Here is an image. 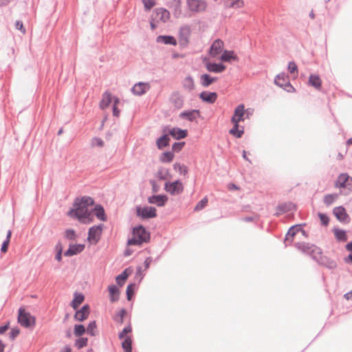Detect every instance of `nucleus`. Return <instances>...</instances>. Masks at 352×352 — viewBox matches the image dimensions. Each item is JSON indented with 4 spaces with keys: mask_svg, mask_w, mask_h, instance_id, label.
I'll return each instance as SVG.
<instances>
[{
    "mask_svg": "<svg viewBox=\"0 0 352 352\" xmlns=\"http://www.w3.org/2000/svg\"><path fill=\"white\" fill-rule=\"evenodd\" d=\"M295 248L303 253L307 254L317 263L322 255L320 248L308 243L298 242L294 245Z\"/></svg>",
    "mask_w": 352,
    "mask_h": 352,
    "instance_id": "obj_1",
    "label": "nucleus"
},
{
    "mask_svg": "<svg viewBox=\"0 0 352 352\" xmlns=\"http://www.w3.org/2000/svg\"><path fill=\"white\" fill-rule=\"evenodd\" d=\"M133 235V238L128 240L127 244L129 245H140L150 239L149 232L142 226L134 228Z\"/></svg>",
    "mask_w": 352,
    "mask_h": 352,
    "instance_id": "obj_2",
    "label": "nucleus"
},
{
    "mask_svg": "<svg viewBox=\"0 0 352 352\" xmlns=\"http://www.w3.org/2000/svg\"><path fill=\"white\" fill-rule=\"evenodd\" d=\"M68 215L80 220H85L89 219L91 212L87 207L80 204L79 198H76L74 203V208L68 212Z\"/></svg>",
    "mask_w": 352,
    "mask_h": 352,
    "instance_id": "obj_3",
    "label": "nucleus"
},
{
    "mask_svg": "<svg viewBox=\"0 0 352 352\" xmlns=\"http://www.w3.org/2000/svg\"><path fill=\"white\" fill-rule=\"evenodd\" d=\"M18 322L25 328H33L35 325V318L29 312H26L23 307H20L19 309Z\"/></svg>",
    "mask_w": 352,
    "mask_h": 352,
    "instance_id": "obj_4",
    "label": "nucleus"
},
{
    "mask_svg": "<svg viewBox=\"0 0 352 352\" xmlns=\"http://www.w3.org/2000/svg\"><path fill=\"white\" fill-rule=\"evenodd\" d=\"M274 83L289 93L295 91L294 87L291 85L285 73L278 74L274 78Z\"/></svg>",
    "mask_w": 352,
    "mask_h": 352,
    "instance_id": "obj_5",
    "label": "nucleus"
},
{
    "mask_svg": "<svg viewBox=\"0 0 352 352\" xmlns=\"http://www.w3.org/2000/svg\"><path fill=\"white\" fill-rule=\"evenodd\" d=\"M136 214L142 219H148L155 218L157 216L156 209L153 206H137Z\"/></svg>",
    "mask_w": 352,
    "mask_h": 352,
    "instance_id": "obj_6",
    "label": "nucleus"
},
{
    "mask_svg": "<svg viewBox=\"0 0 352 352\" xmlns=\"http://www.w3.org/2000/svg\"><path fill=\"white\" fill-rule=\"evenodd\" d=\"M164 189L172 195H179L184 190L182 183L179 180L173 182H166Z\"/></svg>",
    "mask_w": 352,
    "mask_h": 352,
    "instance_id": "obj_7",
    "label": "nucleus"
},
{
    "mask_svg": "<svg viewBox=\"0 0 352 352\" xmlns=\"http://www.w3.org/2000/svg\"><path fill=\"white\" fill-rule=\"evenodd\" d=\"M191 34L190 27L188 25L182 26L179 31V43L181 46H186Z\"/></svg>",
    "mask_w": 352,
    "mask_h": 352,
    "instance_id": "obj_8",
    "label": "nucleus"
},
{
    "mask_svg": "<svg viewBox=\"0 0 352 352\" xmlns=\"http://www.w3.org/2000/svg\"><path fill=\"white\" fill-rule=\"evenodd\" d=\"M163 132L171 135L176 140L184 139L188 135V132L186 130H183L177 127H173L170 129L168 126H166L163 129Z\"/></svg>",
    "mask_w": 352,
    "mask_h": 352,
    "instance_id": "obj_9",
    "label": "nucleus"
},
{
    "mask_svg": "<svg viewBox=\"0 0 352 352\" xmlns=\"http://www.w3.org/2000/svg\"><path fill=\"white\" fill-rule=\"evenodd\" d=\"M102 224L94 226L89 229L87 240L90 242L97 243L102 234Z\"/></svg>",
    "mask_w": 352,
    "mask_h": 352,
    "instance_id": "obj_10",
    "label": "nucleus"
},
{
    "mask_svg": "<svg viewBox=\"0 0 352 352\" xmlns=\"http://www.w3.org/2000/svg\"><path fill=\"white\" fill-rule=\"evenodd\" d=\"M188 9L194 12H201L206 10V3L203 0H186Z\"/></svg>",
    "mask_w": 352,
    "mask_h": 352,
    "instance_id": "obj_11",
    "label": "nucleus"
},
{
    "mask_svg": "<svg viewBox=\"0 0 352 352\" xmlns=\"http://www.w3.org/2000/svg\"><path fill=\"white\" fill-rule=\"evenodd\" d=\"M333 213L337 219L341 223H348L350 221V217L343 206H338L334 208L333 210Z\"/></svg>",
    "mask_w": 352,
    "mask_h": 352,
    "instance_id": "obj_12",
    "label": "nucleus"
},
{
    "mask_svg": "<svg viewBox=\"0 0 352 352\" xmlns=\"http://www.w3.org/2000/svg\"><path fill=\"white\" fill-rule=\"evenodd\" d=\"M199 116L200 111L198 109L184 111L179 113V118L181 119H186L190 122L196 121Z\"/></svg>",
    "mask_w": 352,
    "mask_h": 352,
    "instance_id": "obj_13",
    "label": "nucleus"
},
{
    "mask_svg": "<svg viewBox=\"0 0 352 352\" xmlns=\"http://www.w3.org/2000/svg\"><path fill=\"white\" fill-rule=\"evenodd\" d=\"M168 201L165 195H152L148 197V202L151 204H155L158 207L164 206Z\"/></svg>",
    "mask_w": 352,
    "mask_h": 352,
    "instance_id": "obj_14",
    "label": "nucleus"
},
{
    "mask_svg": "<svg viewBox=\"0 0 352 352\" xmlns=\"http://www.w3.org/2000/svg\"><path fill=\"white\" fill-rule=\"evenodd\" d=\"M245 107L243 104H239L238 105L234 111V115L232 116L231 118V122L233 124H238L244 120L243 116H244V110Z\"/></svg>",
    "mask_w": 352,
    "mask_h": 352,
    "instance_id": "obj_15",
    "label": "nucleus"
},
{
    "mask_svg": "<svg viewBox=\"0 0 352 352\" xmlns=\"http://www.w3.org/2000/svg\"><path fill=\"white\" fill-rule=\"evenodd\" d=\"M89 306L88 305H84L80 309L76 312L74 319L80 322L84 321L88 318L89 315Z\"/></svg>",
    "mask_w": 352,
    "mask_h": 352,
    "instance_id": "obj_16",
    "label": "nucleus"
},
{
    "mask_svg": "<svg viewBox=\"0 0 352 352\" xmlns=\"http://www.w3.org/2000/svg\"><path fill=\"white\" fill-rule=\"evenodd\" d=\"M150 88V85L146 82H138L132 87V92L137 96L144 94Z\"/></svg>",
    "mask_w": 352,
    "mask_h": 352,
    "instance_id": "obj_17",
    "label": "nucleus"
},
{
    "mask_svg": "<svg viewBox=\"0 0 352 352\" xmlns=\"http://www.w3.org/2000/svg\"><path fill=\"white\" fill-rule=\"evenodd\" d=\"M223 47V42L220 39L215 40L210 49V54L212 56L215 57L219 54Z\"/></svg>",
    "mask_w": 352,
    "mask_h": 352,
    "instance_id": "obj_18",
    "label": "nucleus"
},
{
    "mask_svg": "<svg viewBox=\"0 0 352 352\" xmlns=\"http://www.w3.org/2000/svg\"><path fill=\"white\" fill-rule=\"evenodd\" d=\"M84 248L85 245L82 244L69 245V248L65 252L64 255L66 256L76 255L82 252Z\"/></svg>",
    "mask_w": 352,
    "mask_h": 352,
    "instance_id": "obj_19",
    "label": "nucleus"
},
{
    "mask_svg": "<svg viewBox=\"0 0 352 352\" xmlns=\"http://www.w3.org/2000/svg\"><path fill=\"white\" fill-rule=\"evenodd\" d=\"M301 230L300 225H294L290 227L288 230L285 239V244L287 246V242H292L293 241V237Z\"/></svg>",
    "mask_w": 352,
    "mask_h": 352,
    "instance_id": "obj_20",
    "label": "nucleus"
},
{
    "mask_svg": "<svg viewBox=\"0 0 352 352\" xmlns=\"http://www.w3.org/2000/svg\"><path fill=\"white\" fill-rule=\"evenodd\" d=\"M318 263L319 265L326 267L329 270H333L337 267L336 262L326 256L322 255V256L318 261Z\"/></svg>",
    "mask_w": 352,
    "mask_h": 352,
    "instance_id": "obj_21",
    "label": "nucleus"
},
{
    "mask_svg": "<svg viewBox=\"0 0 352 352\" xmlns=\"http://www.w3.org/2000/svg\"><path fill=\"white\" fill-rule=\"evenodd\" d=\"M207 70L210 72L221 73L226 69V66L222 63H208L206 65Z\"/></svg>",
    "mask_w": 352,
    "mask_h": 352,
    "instance_id": "obj_22",
    "label": "nucleus"
},
{
    "mask_svg": "<svg viewBox=\"0 0 352 352\" xmlns=\"http://www.w3.org/2000/svg\"><path fill=\"white\" fill-rule=\"evenodd\" d=\"M199 97L203 101L212 104L217 98V94L216 92L203 91L200 94Z\"/></svg>",
    "mask_w": 352,
    "mask_h": 352,
    "instance_id": "obj_23",
    "label": "nucleus"
},
{
    "mask_svg": "<svg viewBox=\"0 0 352 352\" xmlns=\"http://www.w3.org/2000/svg\"><path fill=\"white\" fill-rule=\"evenodd\" d=\"M157 43H162L166 45H177V40L176 38L170 35H160L158 36L156 38Z\"/></svg>",
    "mask_w": 352,
    "mask_h": 352,
    "instance_id": "obj_24",
    "label": "nucleus"
},
{
    "mask_svg": "<svg viewBox=\"0 0 352 352\" xmlns=\"http://www.w3.org/2000/svg\"><path fill=\"white\" fill-rule=\"evenodd\" d=\"M170 102L177 109H181L184 104L183 97L179 93H174L170 96Z\"/></svg>",
    "mask_w": 352,
    "mask_h": 352,
    "instance_id": "obj_25",
    "label": "nucleus"
},
{
    "mask_svg": "<svg viewBox=\"0 0 352 352\" xmlns=\"http://www.w3.org/2000/svg\"><path fill=\"white\" fill-rule=\"evenodd\" d=\"M217 80V77H212L208 74H204L200 76V83L204 87H208Z\"/></svg>",
    "mask_w": 352,
    "mask_h": 352,
    "instance_id": "obj_26",
    "label": "nucleus"
},
{
    "mask_svg": "<svg viewBox=\"0 0 352 352\" xmlns=\"http://www.w3.org/2000/svg\"><path fill=\"white\" fill-rule=\"evenodd\" d=\"M156 18L162 22H166L170 18L169 12L164 8H158L155 10Z\"/></svg>",
    "mask_w": 352,
    "mask_h": 352,
    "instance_id": "obj_27",
    "label": "nucleus"
},
{
    "mask_svg": "<svg viewBox=\"0 0 352 352\" xmlns=\"http://www.w3.org/2000/svg\"><path fill=\"white\" fill-rule=\"evenodd\" d=\"M309 85L319 90L321 88L322 81L318 75L311 74L309 78Z\"/></svg>",
    "mask_w": 352,
    "mask_h": 352,
    "instance_id": "obj_28",
    "label": "nucleus"
},
{
    "mask_svg": "<svg viewBox=\"0 0 352 352\" xmlns=\"http://www.w3.org/2000/svg\"><path fill=\"white\" fill-rule=\"evenodd\" d=\"M164 133V134L157 140V146L159 149H162L169 145L170 139L166 133Z\"/></svg>",
    "mask_w": 352,
    "mask_h": 352,
    "instance_id": "obj_29",
    "label": "nucleus"
},
{
    "mask_svg": "<svg viewBox=\"0 0 352 352\" xmlns=\"http://www.w3.org/2000/svg\"><path fill=\"white\" fill-rule=\"evenodd\" d=\"M109 294H110V300L112 302H114L119 299V289L115 285H109L108 287Z\"/></svg>",
    "mask_w": 352,
    "mask_h": 352,
    "instance_id": "obj_30",
    "label": "nucleus"
},
{
    "mask_svg": "<svg viewBox=\"0 0 352 352\" xmlns=\"http://www.w3.org/2000/svg\"><path fill=\"white\" fill-rule=\"evenodd\" d=\"M94 214L98 219L103 221H105L107 220L104 210L101 205H96L94 209Z\"/></svg>",
    "mask_w": 352,
    "mask_h": 352,
    "instance_id": "obj_31",
    "label": "nucleus"
},
{
    "mask_svg": "<svg viewBox=\"0 0 352 352\" xmlns=\"http://www.w3.org/2000/svg\"><path fill=\"white\" fill-rule=\"evenodd\" d=\"M182 85L184 88L189 91H191L195 89V82L192 77L190 76H186L184 78Z\"/></svg>",
    "mask_w": 352,
    "mask_h": 352,
    "instance_id": "obj_32",
    "label": "nucleus"
},
{
    "mask_svg": "<svg viewBox=\"0 0 352 352\" xmlns=\"http://www.w3.org/2000/svg\"><path fill=\"white\" fill-rule=\"evenodd\" d=\"M85 296L82 294L75 293L74 298L71 302V306L74 309H76L78 306L84 301Z\"/></svg>",
    "mask_w": 352,
    "mask_h": 352,
    "instance_id": "obj_33",
    "label": "nucleus"
},
{
    "mask_svg": "<svg viewBox=\"0 0 352 352\" xmlns=\"http://www.w3.org/2000/svg\"><path fill=\"white\" fill-rule=\"evenodd\" d=\"M233 127L229 131V133L237 138H241L244 133V128L241 126V129H239V124H233Z\"/></svg>",
    "mask_w": 352,
    "mask_h": 352,
    "instance_id": "obj_34",
    "label": "nucleus"
},
{
    "mask_svg": "<svg viewBox=\"0 0 352 352\" xmlns=\"http://www.w3.org/2000/svg\"><path fill=\"white\" fill-rule=\"evenodd\" d=\"M333 232L334 233L336 239L338 241H346L347 240L346 233L344 230L338 228H333Z\"/></svg>",
    "mask_w": 352,
    "mask_h": 352,
    "instance_id": "obj_35",
    "label": "nucleus"
},
{
    "mask_svg": "<svg viewBox=\"0 0 352 352\" xmlns=\"http://www.w3.org/2000/svg\"><path fill=\"white\" fill-rule=\"evenodd\" d=\"M277 209L283 213L295 210V205L293 203H284L279 204Z\"/></svg>",
    "mask_w": 352,
    "mask_h": 352,
    "instance_id": "obj_36",
    "label": "nucleus"
},
{
    "mask_svg": "<svg viewBox=\"0 0 352 352\" xmlns=\"http://www.w3.org/2000/svg\"><path fill=\"white\" fill-rule=\"evenodd\" d=\"M224 5L227 8H241L243 6V0H224Z\"/></svg>",
    "mask_w": 352,
    "mask_h": 352,
    "instance_id": "obj_37",
    "label": "nucleus"
},
{
    "mask_svg": "<svg viewBox=\"0 0 352 352\" xmlns=\"http://www.w3.org/2000/svg\"><path fill=\"white\" fill-rule=\"evenodd\" d=\"M236 56L233 51L225 50L221 55V60L224 62H230L232 60H236Z\"/></svg>",
    "mask_w": 352,
    "mask_h": 352,
    "instance_id": "obj_38",
    "label": "nucleus"
},
{
    "mask_svg": "<svg viewBox=\"0 0 352 352\" xmlns=\"http://www.w3.org/2000/svg\"><path fill=\"white\" fill-rule=\"evenodd\" d=\"M111 102V96L110 94L105 92L102 95V98L100 101V107L102 109L107 108Z\"/></svg>",
    "mask_w": 352,
    "mask_h": 352,
    "instance_id": "obj_39",
    "label": "nucleus"
},
{
    "mask_svg": "<svg viewBox=\"0 0 352 352\" xmlns=\"http://www.w3.org/2000/svg\"><path fill=\"white\" fill-rule=\"evenodd\" d=\"M128 269H125L120 274L116 276V280L117 284L119 286H122L124 284L125 280L129 277V274L127 273Z\"/></svg>",
    "mask_w": 352,
    "mask_h": 352,
    "instance_id": "obj_40",
    "label": "nucleus"
},
{
    "mask_svg": "<svg viewBox=\"0 0 352 352\" xmlns=\"http://www.w3.org/2000/svg\"><path fill=\"white\" fill-rule=\"evenodd\" d=\"M173 153L170 151L164 152L160 156V161L164 163H169L173 160Z\"/></svg>",
    "mask_w": 352,
    "mask_h": 352,
    "instance_id": "obj_41",
    "label": "nucleus"
},
{
    "mask_svg": "<svg viewBox=\"0 0 352 352\" xmlns=\"http://www.w3.org/2000/svg\"><path fill=\"white\" fill-rule=\"evenodd\" d=\"M122 346L125 352L132 351V340L130 337H126L122 343Z\"/></svg>",
    "mask_w": 352,
    "mask_h": 352,
    "instance_id": "obj_42",
    "label": "nucleus"
},
{
    "mask_svg": "<svg viewBox=\"0 0 352 352\" xmlns=\"http://www.w3.org/2000/svg\"><path fill=\"white\" fill-rule=\"evenodd\" d=\"M126 314L125 309H122L120 311L113 316V320L119 324H122L124 322V316Z\"/></svg>",
    "mask_w": 352,
    "mask_h": 352,
    "instance_id": "obj_43",
    "label": "nucleus"
},
{
    "mask_svg": "<svg viewBox=\"0 0 352 352\" xmlns=\"http://www.w3.org/2000/svg\"><path fill=\"white\" fill-rule=\"evenodd\" d=\"M169 174L168 169L161 167L157 170V177L160 180H164Z\"/></svg>",
    "mask_w": 352,
    "mask_h": 352,
    "instance_id": "obj_44",
    "label": "nucleus"
},
{
    "mask_svg": "<svg viewBox=\"0 0 352 352\" xmlns=\"http://www.w3.org/2000/svg\"><path fill=\"white\" fill-rule=\"evenodd\" d=\"M173 168L178 171L180 174L184 175L188 173V168L184 164H180L179 163H175L173 164Z\"/></svg>",
    "mask_w": 352,
    "mask_h": 352,
    "instance_id": "obj_45",
    "label": "nucleus"
},
{
    "mask_svg": "<svg viewBox=\"0 0 352 352\" xmlns=\"http://www.w3.org/2000/svg\"><path fill=\"white\" fill-rule=\"evenodd\" d=\"M337 198H338L337 194H328V195H325L324 197V203L327 206H330L335 201V200Z\"/></svg>",
    "mask_w": 352,
    "mask_h": 352,
    "instance_id": "obj_46",
    "label": "nucleus"
},
{
    "mask_svg": "<svg viewBox=\"0 0 352 352\" xmlns=\"http://www.w3.org/2000/svg\"><path fill=\"white\" fill-rule=\"evenodd\" d=\"M79 201H80L81 205H84L87 208L89 206H92L94 203V199L91 197H88V196H84V197H81L80 199H79Z\"/></svg>",
    "mask_w": 352,
    "mask_h": 352,
    "instance_id": "obj_47",
    "label": "nucleus"
},
{
    "mask_svg": "<svg viewBox=\"0 0 352 352\" xmlns=\"http://www.w3.org/2000/svg\"><path fill=\"white\" fill-rule=\"evenodd\" d=\"M86 331L85 327L82 324H75L74 325V335L77 337H80L83 335Z\"/></svg>",
    "mask_w": 352,
    "mask_h": 352,
    "instance_id": "obj_48",
    "label": "nucleus"
},
{
    "mask_svg": "<svg viewBox=\"0 0 352 352\" xmlns=\"http://www.w3.org/2000/svg\"><path fill=\"white\" fill-rule=\"evenodd\" d=\"M349 177L346 174H341L338 177V184H337L340 188H345L346 187V183L348 181Z\"/></svg>",
    "mask_w": 352,
    "mask_h": 352,
    "instance_id": "obj_49",
    "label": "nucleus"
},
{
    "mask_svg": "<svg viewBox=\"0 0 352 352\" xmlns=\"http://www.w3.org/2000/svg\"><path fill=\"white\" fill-rule=\"evenodd\" d=\"M96 321H91L89 323L87 327V333L89 334L91 336H96Z\"/></svg>",
    "mask_w": 352,
    "mask_h": 352,
    "instance_id": "obj_50",
    "label": "nucleus"
},
{
    "mask_svg": "<svg viewBox=\"0 0 352 352\" xmlns=\"http://www.w3.org/2000/svg\"><path fill=\"white\" fill-rule=\"evenodd\" d=\"M88 339L87 338H80L75 341V346L80 349L87 345Z\"/></svg>",
    "mask_w": 352,
    "mask_h": 352,
    "instance_id": "obj_51",
    "label": "nucleus"
},
{
    "mask_svg": "<svg viewBox=\"0 0 352 352\" xmlns=\"http://www.w3.org/2000/svg\"><path fill=\"white\" fill-rule=\"evenodd\" d=\"M135 286H136L135 283H130L127 286L126 293V298H127L128 300H131V298L134 293V289L135 288Z\"/></svg>",
    "mask_w": 352,
    "mask_h": 352,
    "instance_id": "obj_52",
    "label": "nucleus"
},
{
    "mask_svg": "<svg viewBox=\"0 0 352 352\" xmlns=\"http://www.w3.org/2000/svg\"><path fill=\"white\" fill-rule=\"evenodd\" d=\"M207 203H208V199L206 197H204V199L200 200L197 204V205L195 208V210L199 211V210H202L203 208H204L206 207V206L207 205Z\"/></svg>",
    "mask_w": 352,
    "mask_h": 352,
    "instance_id": "obj_53",
    "label": "nucleus"
},
{
    "mask_svg": "<svg viewBox=\"0 0 352 352\" xmlns=\"http://www.w3.org/2000/svg\"><path fill=\"white\" fill-rule=\"evenodd\" d=\"M91 146L102 147L104 146V141L100 138L95 137L91 140Z\"/></svg>",
    "mask_w": 352,
    "mask_h": 352,
    "instance_id": "obj_54",
    "label": "nucleus"
},
{
    "mask_svg": "<svg viewBox=\"0 0 352 352\" xmlns=\"http://www.w3.org/2000/svg\"><path fill=\"white\" fill-rule=\"evenodd\" d=\"M132 328L131 327V324H129L128 326L125 327L123 330L119 333L118 337L120 339H123L126 335L130 332H131Z\"/></svg>",
    "mask_w": 352,
    "mask_h": 352,
    "instance_id": "obj_55",
    "label": "nucleus"
},
{
    "mask_svg": "<svg viewBox=\"0 0 352 352\" xmlns=\"http://www.w3.org/2000/svg\"><path fill=\"white\" fill-rule=\"evenodd\" d=\"M65 236L69 240H74L76 237V232L72 229H67L65 232Z\"/></svg>",
    "mask_w": 352,
    "mask_h": 352,
    "instance_id": "obj_56",
    "label": "nucleus"
},
{
    "mask_svg": "<svg viewBox=\"0 0 352 352\" xmlns=\"http://www.w3.org/2000/svg\"><path fill=\"white\" fill-rule=\"evenodd\" d=\"M185 142H175L172 146V149L175 152H179L180 151L183 146H184Z\"/></svg>",
    "mask_w": 352,
    "mask_h": 352,
    "instance_id": "obj_57",
    "label": "nucleus"
},
{
    "mask_svg": "<svg viewBox=\"0 0 352 352\" xmlns=\"http://www.w3.org/2000/svg\"><path fill=\"white\" fill-rule=\"evenodd\" d=\"M146 10L151 9L155 4V0H142Z\"/></svg>",
    "mask_w": 352,
    "mask_h": 352,
    "instance_id": "obj_58",
    "label": "nucleus"
},
{
    "mask_svg": "<svg viewBox=\"0 0 352 352\" xmlns=\"http://www.w3.org/2000/svg\"><path fill=\"white\" fill-rule=\"evenodd\" d=\"M287 69H288L289 72L291 73V74H293L295 72H297L298 71V67H297L296 64L295 63V62L290 61L288 63Z\"/></svg>",
    "mask_w": 352,
    "mask_h": 352,
    "instance_id": "obj_59",
    "label": "nucleus"
},
{
    "mask_svg": "<svg viewBox=\"0 0 352 352\" xmlns=\"http://www.w3.org/2000/svg\"><path fill=\"white\" fill-rule=\"evenodd\" d=\"M19 333L20 331L18 328H12L9 333V337L13 340L19 336Z\"/></svg>",
    "mask_w": 352,
    "mask_h": 352,
    "instance_id": "obj_60",
    "label": "nucleus"
},
{
    "mask_svg": "<svg viewBox=\"0 0 352 352\" xmlns=\"http://www.w3.org/2000/svg\"><path fill=\"white\" fill-rule=\"evenodd\" d=\"M318 217L321 221V223L324 226H327L329 222V219L325 214L319 213Z\"/></svg>",
    "mask_w": 352,
    "mask_h": 352,
    "instance_id": "obj_61",
    "label": "nucleus"
},
{
    "mask_svg": "<svg viewBox=\"0 0 352 352\" xmlns=\"http://www.w3.org/2000/svg\"><path fill=\"white\" fill-rule=\"evenodd\" d=\"M118 103H119V99L116 98L114 99L113 107V115L116 117H118L120 115V111L116 107Z\"/></svg>",
    "mask_w": 352,
    "mask_h": 352,
    "instance_id": "obj_62",
    "label": "nucleus"
},
{
    "mask_svg": "<svg viewBox=\"0 0 352 352\" xmlns=\"http://www.w3.org/2000/svg\"><path fill=\"white\" fill-rule=\"evenodd\" d=\"M16 29L20 30L23 34L25 33V29L23 28V22L21 21H16L15 23Z\"/></svg>",
    "mask_w": 352,
    "mask_h": 352,
    "instance_id": "obj_63",
    "label": "nucleus"
},
{
    "mask_svg": "<svg viewBox=\"0 0 352 352\" xmlns=\"http://www.w3.org/2000/svg\"><path fill=\"white\" fill-rule=\"evenodd\" d=\"M135 276L140 278V281L142 280L144 275L142 274V268L141 266L137 267Z\"/></svg>",
    "mask_w": 352,
    "mask_h": 352,
    "instance_id": "obj_64",
    "label": "nucleus"
}]
</instances>
